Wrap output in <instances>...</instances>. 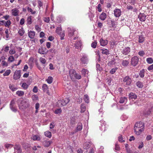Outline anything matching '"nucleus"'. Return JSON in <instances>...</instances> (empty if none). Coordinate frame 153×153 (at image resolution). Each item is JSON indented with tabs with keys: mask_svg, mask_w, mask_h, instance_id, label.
I'll return each mask as SVG.
<instances>
[{
	"mask_svg": "<svg viewBox=\"0 0 153 153\" xmlns=\"http://www.w3.org/2000/svg\"><path fill=\"white\" fill-rule=\"evenodd\" d=\"M32 138L34 140H37L39 141L40 140V137L37 135H35L33 136L32 137Z\"/></svg>",
	"mask_w": 153,
	"mask_h": 153,
	"instance_id": "37",
	"label": "nucleus"
},
{
	"mask_svg": "<svg viewBox=\"0 0 153 153\" xmlns=\"http://www.w3.org/2000/svg\"><path fill=\"white\" fill-rule=\"evenodd\" d=\"M137 86L139 88H142L143 87V85L142 83L140 81L137 82L136 83Z\"/></svg>",
	"mask_w": 153,
	"mask_h": 153,
	"instance_id": "41",
	"label": "nucleus"
},
{
	"mask_svg": "<svg viewBox=\"0 0 153 153\" xmlns=\"http://www.w3.org/2000/svg\"><path fill=\"white\" fill-rule=\"evenodd\" d=\"M134 132L137 135H139L144 130V128H135V127H134Z\"/></svg>",
	"mask_w": 153,
	"mask_h": 153,
	"instance_id": "10",
	"label": "nucleus"
},
{
	"mask_svg": "<svg viewBox=\"0 0 153 153\" xmlns=\"http://www.w3.org/2000/svg\"><path fill=\"white\" fill-rule=\"evenodd\" d=\"M134 127H135V128H143L144 127V123L140 121L139 122H137L135 124Z\"/></svg>",
	"mask_w": 153,
	"mask_h": 153,
	"instance_id": "12",
	"label": "nucleus"
},
{
	"mask_svg": "<svg viewBox=\"0 0 153 153\" xmlns=\"http://www.w3.org/2000/svg\"><path fill=\"white\" fill-rule=\"evenodd\" d=\"M75 123V119L74 117H72L70 119V123L73 125Z\"/></svg>",
	"mask_w": 153,
	"mask_h": 153,
	"instance_id": "57",
	"label": "nucleus"
},
{
	"mask_svg": "<svg viewBox=\"0 0 153 153\" xmlns=\"http://www.w3.org/2000/svg\"><path fill=\"white\" fill-rule=\"evenodd\" d=\"M80 60L82 64H87L88 61V55L85 53H82L80 56Z\"/></svg>",
	"mask_w": 153,
	"mask_h": 153,
	"instance_id": "1",
	"label": "nucleus"
},
{
	"mask_svg": "<svg viewBox=\"0 0 153 153\" xmlns=\"http://www.w3.org/2000/svg\"><path fill=\"white\" fill-rule=\"evenodd\" d=\"M108 42V41L107 40L104 39L102 38H101L100 40V45L102 46H105L107 45Z\"/></svg>",
	"mask_w": 153,
	"mask_h": 153,
	"instance_id": "14",
	"label": "nucleus"
},
{
	"mask_svg": "<svg viewBox=\"0 0 153 153\" xmlns=\"http://www.w3.org/2000/svg\"><path fill=\"white\" fill-rule=\"evenodd\" d=\"M117 69V68H113L110 70V73L111 74H113L115 72L116 70Z\"/></svg>",
	"mask_w": 153,
	"mask_h": 153,
	"instance_id": "64",
	"label": "nucleus"
},
{
	"mask_svg": "<svg viewBox=\"0 0 153 153\" xmlns=\"http://www.w3.org/2000/svg\"><path fill=\"white\" fill-rule=\"evenodd\" d=\"M88 16L89 18L90 19L91 21H92L93 20V18L94 16V15L93 13H91V12H89L88 13Z\"/></svg>",
	"mask_w": 153,
	"mask_h": 153,
	"instance_id": "33",
	"label": "nucleus"
},
{
	"mask_svg": "<svg viewBox=\"0 0 153 153\" xmlns=\"http://www.w3.org/2000/svg\"><path fill=\"white\" fill-rule=\"evenodd\" d=\"M52 142L50 141L45 140L43 143V145L44 146L48 147L50 146Z\"/></svg>",
	"mask_w": 153,
	"mask_h": 153,
	"instance_id": "25",
	"label": "nucleus"
},
{
	"mask_svg": "<svg viewBox=\"0 0 153 153\" xmlns=\"http://www.w3.org/2000/svg\"><path fill=\"white\" fill-rule=\"evenodd\" d=\"M27 11L28 12L31 13V14H34L36 13V11H33L32 10V9L29 7H27Z\"/></svg>",
	"mask_w": 153,
	"mask_h": 153,
	"instance_id": "40",
	"label": "nucleus"
},
{
	"mask_svg": "<svg viewBox=\"0 0 153 153\" xmlns=\"http://www.w3.org/2000/svg\"><path fill=\"white\" fill-rule=\"evenodd\" d=\"M15 153H21L22 150L20 145H16L14 147Z\"/></svg>",
	"mask_w": 153,
	"mask_h": 153,
	"instance_id": "11",
	"label": "nucleus"
},
{
	"mask_svg": "<svg viewBox=\"0 0 153 153\" xmlns=\"http://www.w3.org/2000/svg\"><path fill=\"white\" fill-rule=\"evenodd\" d=\"M131 49L129 47H125L123 48L121 51L123 54L125 55H128L130 52Z\"/></svg>",
	"mask_w": 153,
	"mask_h": 153,
	"instance_id": "6",
	"label": "nucleus"
},
{
	"mask_svg": "<svg viewBox=\"0 0 153 153\" xmlns=\"http://www.w3.org/2000/svg\"><path fill=\"white\" fill-rule=\"evenodd\" d=\"M42 89L44 92H47L48 89L47 85L45 84H43L42 86Z\"/></svg>",
	"mask_w": 153,
	"mask_h": 153,
	"instance_id": "31",
	"label": "nucleus"
},
{
	"mask_svg": "<svg viewBox=\"0 0 153 153\" xmlns=\"http://www.w3.org/2000/svg\"><path fill=\"white\" fill-rule=\"evenodd\" d=\"M22 87L24 89L26 90L28 88V85L26 83L24 82L22 83Z\"/></svg>",
	"mask_w": 153,
	"mask_h": 153,
	"instance_id": "49",
	"label": "nucleus"
},
{
	"mask_svg": "<svg viewBox=\"0 0 153 153\" xmlns=\"http://www.w3.org/2000/svg\"><path fill=\"white\" fill-rule=\"evenodd\" d=\"M32 99L33 101H36L39 100L38 96L35 94L33 95L32 96Z\"/></svg>",
	"mask_w": 153,
	"mask_h": 153,
	"instance_id": "36",
	"label": "nucleus"
},
{
	"mask_svg": "<svg viewBox=\"0 0 153 153\" xmlns=\"http://www.w3.org/2000/svg\"><path fill=\"white\" fill-rule=\"evenodd\" d=\"M146 16L143 13H140L138 16L141 22H144L146 20Z\"/></svg>",
	"mask_w": 153,
	"mask_h": 153,
	"instance_id": "19",
	"label": "nucleus"
},
{
	"mask_svg": "<svg viewBox=\"0 0 153 153\" xmlns=\"http://www.w3.org/2000/svg\"><path fill=\"white\" fill-rule=\"evenodd\" d=\"M129 62L128 60H122L121 63L122 65L123 66L126 67L129 64Z\"/></svg>",
	"mask_w": 153,
	"mask_h": 153,
	"instance_id": "26",
	"label": "nucleus"
},
{
	"mask_svg": "<svg viewBox=\"0 0 153 153\" xmlns=\"http://www.w3.org/2000/svg\"><path fill=\"white\" fill-rule=\"evenodd\" d=\"M56 105L58 107H61L64 106L63 105L61 100H58L57 102Z\"/></svg>",
	"mask_w": 153,
	"mask_h": 153,
	"instance_id": "46",
	"label": "nucleus"
},
{
	"mask_svg": "<svg viewBox=\"0 0 153 153\" xmlns=\"http://www.w3.org/2000/svg\"><path fill=\"white\" fill-rule=\"evenodd\" d=\"M14 60V57L13 56H9L8 58V61L11 62H12Z\"/></svg>",
	"mask_w": 153,
	"mask_h": 153,
	"instance_id": "55",
	"label": "nucleus"
},
{
	"mask_svg": "<svg viewBox=\"0 0 153 153\" xmlns=\"http://www.w3.org/2000/svg\"><path fill=\"white\" fill-rule=\"evenodd\" d=\"M45 135L49 138H50L51 137V133L49 131H47L45 132Z\"/></svg>",
	"mask_w": 153,
	"mask_h": 153,
	"instance_id": "32",
	"label": "nucleus"
},
{
	"mask_svg": "<svg viewBox=\"0 0 153 153\" xmlns=\"http://www.w3.org/2000/svg\"><path fill=\"white\" fill-rule=\"evenodd\" d=\"M138 57L137 56H134L131 59V64L134 66H135L138 64Z\"/></svg>",
	"mask_w": 153,
	"mask_h": 153,
	"instance_id": "3",
	"label": "nucleus"
},
{
	"mask_svg": "<svg viewBox=\"0 0 153 153\" xmlns=\"http://www.w3.org/2000/svg\"><path fill=\"white\" fill-rule=\"evenodd\" d=\"M88 96L87 95H84V100L85 102L87 103L88 102Z\"/></svg>",
	"mask_w": 153,
	"mask_h": 153,
	"instance_id": "52",
	"label": "nucleus"
},
{
	"mask_svg": "<svg viewBox=\"0 0 153 153\" xmlns=\"http://www.w3.org/2000/svg\"><path fill=\"white\" fill-rule=\"evenodd\" d=\"M21 70H16L14 72V74L13 76V78L15 80H17L19 79L21 76Z\"/></svg>",
	"mask_w": 153,
	"mask_h": 153,
	"instance_id": "5",
	"label": "nucleus"
},
{
	"mask_svg": "<svg viewBox=\"0 0 153 153\" xmlns=\"http://www.w3.org/2000/svg\"><path fill=\"white\" fill-rule=\"evenodd\" d=\"M58 34L60 35L61 37L60 39L61 40H63L64 39V37L65 35V34L64 31L63 32H60Z\"/></svg>",
	"mask_w": 153,
	"mask_h": 153,
	"instance_id": "47",
	"label": "nucleus"
},
{
	"mask_svg": "<svg viewBox=\"0 0 153 153\" xmlns=\"http://www.w3.org/2000/svg\"><path fill=\"white\" fill-rule=\"evenodd\" d=\"M121 12L120 9L116 8L114 10V16L117 18L119 17L121 15Z\"/></svg>",
	"mask_w": 153,
	"mask_h": 153,
	"instance_id": "8",
	"label": "nucleus"
},
{
	"mask_svg": "<svg viewBox=\"0 0 153 153\" xmlns=\"http://www.w3.org/2000/svg\"><path fill=\"white\" fill-rule=\"evenodd\" d=\"M32 17L31 16H29L27 18V23L28 25H30L32 23Z\"/></svg>",
	"mask_w": 153,
	"mask_h": 153,
	"instance_id": "34",
	"label": "nucleus"
},
{
	"mask_svg": "<svg viewBox=\"0 0 153 153\" xmlns=\"http://www.w3.org/2000/svg\"><path fill=\"white\" fill-rule=\"evenodd\" d=\"M74 77L76 79H80L81 78V76L79 75V74L76 73L75 75H74Z\"/></svg>",
	"mask_w": 153,
	"mask_h": 153,
	"instance_id": "56",
	"label": "nucleus"
},
{
	"mask_svg": "<svg viewBox=\"0 0 153 153\" xmlns=\"http://www.w3.org/2000/svg\"><path fill=\"white\" fill-rule=\"evenodd\" d=\"M39 61L41 62L43 64H45L46 62V61L45 59L42 58H40Z\"/></svg>",
	"mask_w": 153,
	"mask_h": 153,
	"instance_id": "60",
	"label": "nucleus"
},
{
	"mask_svg": "<svg viewBox=\"0 0 153 153\" xmlns=\"http://www.w3.org/2000/svg\"><path fill=\"white\" fill-rule=\"evenodd\" d=\"M47 52L46 49L45 48L42 47L39 48L38 50V52L42 54H45Z\"/></svg>",
	"mask_w": 153,
	"mask_h": 153,
	"instance_id": "15",
	"label": "nucleus"
},
{
	"mask_svg": "<svg viewBox=\"0 0 153 153\" xmlns=\"http://www.w3.org/2000/svg\"><path fill=\"white\" fill-rule=\"evenodd\" d=\"M10 24L11 22L10 20H8L6 22L5 21V23H4L5 26L8 27H9Z\"/></svg>",
	"mask_w": 153,
	"mask_h": 153,
	"instance_id": "44",
	"label": "nucleus"
},
{
	"mask_svg": "<svg viewBox=\"0 0 153 153\" xmlns=\"http://www.w3.org/2000/svg\"><path fill=\"white\" fill-rule=\"evenodd\" d=\"M145 72L144 69H142L141 70L139 73V75L141 77H143L144 76V73Z\"/></svg>",
	"mask_w": 153,
	"mask_h": 153,
	"instance_id": "45",
	"label": "nucleus"
},
{
	"mask_svg": "<svg viewBox=\"0 0 153 153\" xmlns=\"http://www.w3.org/2000/svg\"><path fill=\"white\" fill-rule=\"evenodd\" d=\"M11 11L12 15L14 16H18L19 12V10L16 8L12 9Z\"/></svg>",
	"mask_w": 153,
	"mask_h": 153,
	"instance_id": "18",
	"label": "nucleus"
},
{
	"mask_svg": "<svg viewBox=\"0 0 153 153\" xmlns=\"http://www.w3.org/2000/svg\"><path fill=\"white\" fill-rule=\"evenodd\" d=\"M18 33L20 36H22L25 33V31L23 30H20L18 31Z\"/></svg>",
	"mask_w": 153,
	"mask_h": 153,
	"instance_id": "59",
	"label": "nucleus"
},
{
	"mask_svg": "<svg viewBox=\"0 0 153 153\" xmlns=\"http://www.w3.org/2000/svg\"><path fill=\"white\" fill-rule=\"evenodd\" d=\"M63 105L64 106L66 105L68 103L69 101L70 100L68 98H66L63 100H61Z\"/></svg>",
	"mask_w": 153,
	"mask_h": 153,
	"instance_id": "27",
	"label": "nucleus"
},
{
	"mask_svg": "<svg viewBox=\"0 0 153 153\" xmlns=\"http://www.w3.org/2000/svg\"><path fill=\"white\" fill-rule=\"evenodd\" d=\"M68 36L70 37L74 35V32L75 30L74 28L71 29L69 27H68Z\"/></svg>",
	"mask_w": 153,
	"mask_h": 153,
	"instance_id": "17",
	"label": "nucleus"
},
{
	"mask_svg": "<svg viewBox=\"0 0 153 153\" xmlns=\"http://www.w3.org/2000/svg\"><path fill=\"white\" fill-rule=\"evenodd\" d=\"M96 68L97 70L98 71H100L102 70V68L101 67L100 64H96Z\"/></svg>",
	"mask_w": 153,
	"mask_h": 153,
	"instance_id": "53",
	"label": "nucleus"
},
{
	"mask_svg": "<svg viewBox=\"0 0 153 153\" xmlns=\"http://www.w3.org/2000/svg\"><path fill=\"white\" fill-rule=\"evenodd\" d=\"M74 47L76 49H79L81 48L82 46V42L80 40H78L76 43L75 44Z\"/></svg>",
	"mask_w": 153,
	"mask_h": 153,
	"instance_id": "16",
	"label": "nucleus"
},
{
	"mask_svg": "<svg viewBox=\"0 0 153 153\" xmlns=\"http://www.w3.org/2000/svg\"><path fill=\"white\" fill-rule=\"evenodd\" d=\"M18 105L19 108L21 110H23L27 108V106L26 102L24 101L18 100Z\"/></svg>",
	"mask_w": 153,
	"mask_h": 153,
	"instance_id": "2",
	"label": "nucleus"
},
{
	"mask_svg": "<svg viewBox=\"0 0 153 153\" xmlns=\"http://www.w3.org/2000/svg\"><path fill=\"white\" fill-rule=\"evenodd\" d=\"M82 128V123H78L76 127L77 130V131H81Z\"/></svg>",
	"mask_w": 153,
	"mask_h": 153,
	"instance_id": "30",
	"label": "nucleus"
},
{
	"mask_svg": "<svg viewBox=\"0 0 153 153\" xmlns=\"http://www.w3.org/2000/svg\"><path fill=\"white\" fill-rule=\"evenodd\" d=\"M146 61L149 64H152L153 63V59L151 57H149L146 59Z\"/></svg>",
	"mask_w": 153,
	"mask_h": 153,
	"instance_id": "42",
	"label": "nucleus"
},
{
	"mask_svg": "<svg viewBox=\"0 0 153 153\" xmlns=\"http://www.w3.org/2000/svg\"><path fill=\"white\" fill-rule=\"evenodd\" d=\"M62 112V110L61 108H59L55 110L54 113L56 114H60Z\"/></svg>",
	"mask_w": 153,
	"mask_h": 153,
	"instance_id": "63",
	"label": "nucleus"
},
{
	"mask_svg": "<svg viewBox=\"0 0 153 153\" xmlns=\"http://www.w3.org/2000/svg\"><path fill=\"white\" fill-rule=\"evenodd\" d=\"M10 73V70H7L3 74V76H8Z\"/></svg>",
	"mask_w": 153,
	"mask_h": 153,
	"instance_id": "51",
	"label": "nucleus"
},
{
	"mask_svg": "<svg viewBox=\"0 0 153 153\" xmlns=\"http://www.w3.org/2000/svg\"><path fill=\"white\" fill-rule=\"evenodd\" d=\"M123 138L122 137V135H120L118 137V140L119 142L122 143L125 141L124 140H123Z\"/></svg>",
	"mask_w": 153,
	"mask_h": 153,
	"instance_id": "62",
	"label": "nucleus"
},
{
	"mask_svg": "<svg viewBox=\"0 0 153 153\" xmlns=\"http://www.w3.org/2000/svg\"><path fill=\"white\" fill-rule=\"evenodd\" d=\"M76 73V71L74 70H71L69 71V75L72 79L73 78L74 76V75Z\"/></svg>",
	"mask_w": 153,
	"mask_h": 153,
	"instance_id": "29",
	"label": "nucleus"
},
{
	"mask_svg": "<svg viewBox=\"0 0 153 153\" xmlns=\"http://www.w3.org/2000/svg\"><path fill=\"white\" fill-rule=\"evenodd\" d=\"M97 44V42L96 41H95L93 42L91 44V46L94 48H95L96 47Z\"/></svg>",
	"mask_w": 153,
	"mask_h": 153,
	"instance_id": "48",
	"label": "nucleus"
},
{
	"mask_svg": "<svg viewBox=\"0 0 153 153\" xmlns=\"http://www.w3.org/2000/svg\"><path fill=\"white\" fill-rule=\"evenodd\" d=\"M62 28L61 27H57L56 29V32L58 34L62 31Z\"/></svg>",
	"mask_w": 153,
	"mask_h": 153,
	"instance_id": "61",
	"label": "nucleus"
},
{
	"mask_svg": "<svg viewBox=\"0 0 153 153\" xmlns=\"http://www.w3.org/2000/svg\"><path fill=\"white\" fill-rule=\"evenodd\" d=\"M9 88L13 91H14L17 89V88L15 87L14 85H9Z\"/></svg>",
	"mask_w": 153,
	"mask_h": 153,
	"instance_id": "54",
	"label": "nucleus"
},
{
	"mask_svg": "<svg viewBox=\"0 0 153 153\" xmlns=\"http://www.w3.org/2000/svg\"><path fill=\"white\" fill-rule=\"evenodd\" d=\"M53 78L51 76H49L46 79V81L48 84H51L53 82Z\"/></svg>",
	"mask_w": 153,
	"mask_h": 153,
	"instance_id": "39",
	"label": "nucleus"
},
{
	"mask_svg": "<svg viewBox=\"0 0 153 153\" xmlns=\"http://www.w3.org/2000/svg\"><path fill=\"white\" fill-rule=\"evenodd\" d=\"M24 92L22 91H18L16 92V94L19 96L21 97L24 95Z\"/></svg>",
	"mask_w": 153,
	"mask_h": 153,
	"instance_id": "43",
	"label": "nucleus"
},
{
	"mask_svg": "<svg viewBox=\"0 0 153 153\" xmlns=\"http://www.w3.org/2000/svg\"><path fill=\"white\" fill-rule=\"evenodd\" d=\"M129 97L130 99L135 100L137 98V96L136 95L132 92L130 93L129 94Z\"/></svg>",
	"mask_w": 153,
	"mask_h": 153,
	"instance_id": "20",
	"label": "nucleus"
},
{
	"mask_svg": "<svg viewBox=\"0 0 153 153\" xmlns=\"http://www.w3.org/2000/svg\"><path fill=\"white\" fill-rule=\"evenodd\" d=\"M81 72L82 74L85 75L86 74L88 73V71L87 69H82Z\"/></svg>",
	"mask_w": 153,
	"mask_h": 153,
	"instance_id": "58",
	"label": "nucleus"
},
{
	"mask_svg": "<svg viewBox=\"0 0 153 153\" xmlns=\"http://www.w3.org/2000/svg\"><path fill=\"white\" fill-rule=\"evenodd\" d=\"M106 17V14L105 13L102 12L99 16V18L102 21L104 20Z\"/></svg>",
	"mask_w": 153,
	"mask_h": 153,
	"instance_id": "21",
	"label": "nucleus"
},
{
	"mask_svg": "<svg viewBox=\"0 0 153 153\" xmlns=\"http://www.w3.org/2000/svg\"><path fill=\"white\" fill-rule=\"evenodd\" d=\"M28 35L31 39H33L35 36V32L34 31H30L28 32Z\"/></svg>",
	"mask_w": 153,
	"mask_h": 153,
	"instance_id": "23",
	"label": "nucleus"
},
{
	"mask_svg": "<svg viewBox=\"0 0 153 153\" xmlns=\"http://www.w3.org/2000/svg\"><path fill=\"white\" fill-rule=\"evenodd\" d=\"M138 42L139 43H143L145 40V38L143 35H141L138 36Z\"/></svg>",
	"mask_w": 153,
	"mask_h": 153,
	"instance_id": "13",
	"label": "nucleus"
},
{
	"mask_svg": "<svg viewBox=\"0 0 153 153\" xmlns=\"http://www.w3.org/2000/svg\"><path fill=\"white\" fill-rule=\"evenodd\" d=\"M127 101V99L126 97H121L120 99L119 102L120 103H126Z\"/></svg>",
	"mask_w": 153,
	"mask_h": 153,
	"instance_id": "24",
	"label": "nucleus"
},
{
	"mask_svg": "<svg viewBox=\"0 0 153 153\" xmlns=\"http://www.w3.org/2000/svg\"><path fill=\"white\" fill-rule=\"evenodd\" d=\"M100 51H102V53L103 54L106 55H108L110 54L109 51L107 49H100Z\"/></svg>",
	"mask_w": 153,
	"mask_h": 153,
	"instance_id": "22",
	"label": "nucleus"
},
{
	"mask_svg": "<svg viewBox=\"0 0 153 153\" xmlns=\"http://www.w3.org/2000/svg\"><path fill=\"white\" fill-rule=\"evenodd\" d=\"M91 145V143H85L83 146V148L84 149H88Z\"/></svg>",
	"mask_w": 153,
	"mask_h": 153,
	"instance_id": "28",
	"label": "nucleus"
},
{
	"mask_svg": "<svg viewBox=\"0 0 153 153\" xmlns=\"http://www.w3.org/2000/svg\"><path fill=\"white\" fill-rule=\"evenodd\" d=\"M123 82L126 85H130L131 82V79L129 76H127L123 78Z\"/></svg>",
	"mask_w": 153,
	"mask_h": 153,
	"instance_id": "4",
	"label": "nucleus"
},
{
	"mask_svg": "<svg viewBox=\"0 0 153 153\" xmlns=\"http://www.w3.org/2000/svg\"><path fill=\"white\" fill-rule=\"evenodd\" d=\"M10 108L14 112H16L17 111L15 102L13 100H12L11 101L10 104Z\"/></svg>",
	"mask_w": 153,
	"mask_h": 153,
	"instance_id": "7",
	"label": "nucleus"
},
{
	"mask_svg": "<svg viewBox=\"0 0 153 153\" xmlns=\"http://www.w3.org/2000/svg\"><path fill=\"white\" fill-rule=\"evenodd\" d=\"M85 105L83 104H82L81 105V113H83L85 111Z\"/></svg>",
	"mask_w": 153,
	"mask_h": 153,
	"instance_id": "38",
	"label": "nucleus"
},
{
	"mask_svg": "<svg viewBox=\"0 0 153 153\" xmlns=\"http://www.w3.org/2000/svg\"><path fill=\"white\" fill-rule=\"evenodd\" d=\"M100 123H101V126H100V129L103 131H105L106 130V128L105 122L103 120H101Z\"/></svg>",
	"mask_w": 153,
	"mask_h": 153,
	"instance_id": "9",
	"label": "nucleus"
},
{
	"mask_svg": "<svg viewBox=\"0 0 153 153\" xmlns=\"http://www.w3.org/2000/svg\"><path fill=\"white\" fill-rule=\"evenodd\" d=\"M4 146L7 149L11 148L13 146V144L8 143H6Z\"/></svg>",
	"mask_w": 153,
	"mask_h": 153,
	"instance_id": "50",
	"label": "nucleus"
},
{
	"mask_svg": "<svg viewBox=\"0 0 153 153\" xmlns=\"http://www.w3.org/2000/svg\"><path fill=\"white\" fill-rule=\"evenodd\" d=\"M9 50V47L8 46H4L1 49L2 51H4L7 52Z\"/></svg>",
	"mask_w": 153,
	"mask_h": 153,
	"instance_id": "35",
	"label": "nucleus"
}]
</instances>
